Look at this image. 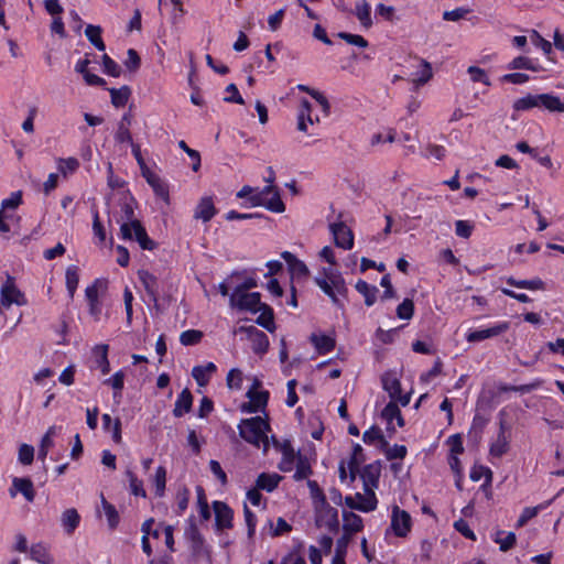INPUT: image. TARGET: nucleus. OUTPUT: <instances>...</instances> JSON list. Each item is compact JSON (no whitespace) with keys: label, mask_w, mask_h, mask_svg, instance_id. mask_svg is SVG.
<instances>
[{"label":"nucleus","mask_w":564,"mask_h":564,"mask_svg":"<svg viewBox=\"0 0 564 564\" xmlns=\"http://www.w3.org/2000/svg\"><path fill=\"white\" fill-rule=\"evenodd\" d=\"M121 213L120 237L124 240L134 239L143 250H153L155 242L149 238L142 224L134 218L132 199L122 204Z\"/></svg>","instance_id":"nucleus-1"},{"label":"nucleus","mask_w":564,"mask_h":564,"mask_svg":"<svg viewBox=\"0 0 564 564\" xmlns=\"http://www.w3.org/2000/svg\"><path fill=\"white\" fill-rule=\"evenodd\" d=\"M269 423L260 416L241 420L238 425L240 436L248 443L263 448V453L268 452L270 441L267 435Z\"/></svg>","instance_id":"nucleus-2"},{"label":"nucleus","mask_w":564,"mask_h":564,"mask_svg":"<svg viewBox=\"0 0 564 564\" xmlns=\"http://www.w3.org/2000/svg\"><path fill=\"white\" fill-rule=\"evenodd\" d=\"M323 274L324 276L315 278V283L332 299L335 305L341 307L343 303L339 301L337 295L347 294L348 290L344 279L339 274L333 272L332 269H324Z\"/></svg>","instance_id":"nucleus-3"},{"label":"nucleus","mask_w":564,"mask_h":564,"mask_svg":"<svg viewBox=\"0 0 564 564\" xmlns=\"http://www.w3.org/2000/svg\"><path fill=\"white\" fill-rule=\"evenodd\" d=\"M249 204L252 207L263 206L273 213H283L285 205L281 199L280 192L274 185H267L254 195L250 196Z\"/></svg>","instance_id":"nucleus-4"},{"label":"nucleus","mask_w":564,"mask_h":564,"mask_svg":"<svg viewBox=\"0 0 564 564\" xmlns=\"http://www.w3.org/2000/svg\"><path fill=\"white\" fill-rule=\"evenodd\" d=\"M261 295L258 292H242L234 290L229 296V304L232 308L257 313L262 308Z\"/></svg>","instance_id":"nucleus-5"},{"label":"nucleus","mask_w":564,"mask_h":564,"mask_svg":"<svg viewBox=\"0 0 564 564\" xmlns=\"http://www.w3.org/2000/svg\"><path fill=\"white\" fill-rule=\"evenodd\" d=\"M0 304L3 307H10L12 304L23 305L25 304L23 293L15 285L14 279L11 275H7L6 281L2 283L0 289Z\"/></svg>","instance_id":"nucleus-6"},{"label":"nucleus","mask_w":564,"mask_h":564,"mask_svg":"<svg viewBox=\"0 0 564 564\" xmlns=\"http://www.w3.org/2000/svg\"><path fill=\"white\" fill-rule=\"evenodd\" d=\"M315 508V522L317 527L335 530L338 527V511L327 503H319Z\"/></svg>","instance_id":"nucleus-7"},{"label":"nucleus","mask_w":564,"mask_h":564,"mask_svg":"<svg viewBox=\"0 0 564 564\" xmlns=\"http://www.w3.org/2000/svg\"><path fill=\"white\" fill-rule=\"evenodd\" d=\"M411 527L412 519L409 512L400 509L398 506H393L390 523L392 532L399 538H404L411 531Z\"/></svg>","instance_id":"nucleus-8"},{"label":"nucleus","mask_w":564,"mask_h":564,"mask_svg":"<svg viewBox=\"0 0 564 564\" xmlns=\"http://www.w3.org/2000/svg\"><path fill=\"white\" fill-rule=\"evenodd\" d=\"M382 387L388 392L392 401H398L403 406L410 403V394L401 393V383L394 373L387 372L382 376Z\"/></svg>","instance_id":"nucleus-9"},{"label":"nucleus","mask_w":564,"mask_h":564,"mask_svg":"<svg viewBox=\"0 0 564 564\" xmlns=\"http://www.w3.org/2000/svg\"><path fill=\"white\" fill-rule=\"evenodd\" d=\"M365 495L356 494L345 498V503L350 509L369 512L377 508V498L373 490H365Z\"/></svg>","instance_id":"nucleus-10"},{"label":"nucleus","mask_w":564,"mask_h":564,"mask_svg":"<svg viewBox=\"0 0 564 564\" xmlns=\"http://www.w3.org/2000/svg\"><path fill=\"white\" fill-rule=\"evenodd\" d=\"M329 230L334 237L337 247L350 250L354 246V234L351 229L341 220L329 225Z\"/></svg>","instance_id":"nucleus-11"},{"label":"nucleus","mask_w":564,"mask_h":564,"mask_svg":"<svg viewBox=\"0 0 564 564\" xmlns=\"http://www.w3.org/2000/svg\"><path fill=\"white\" fill-rule=\"evenodd\" d=\"M510 328V324L508 322H500L495 324L494 326L486 329H477L470 330L466 335V340L468 343H478L488 338L497 337L503 333H506Z\"/></svg>","instance_id":"nucleus-12"},{"label":"nucleus","mask_w":564,"mask_h":564,"mask_svg":"<svg viewBox=\"0 0 564 564\" xmlns=\"http://www.w3.org/2000/svg\"><path fill=\"white\" fill-rule=\"evenodd\" d=\"M238 332L245 333L252 343V350L256 354H264L269 348L268 336L254 326H240Z\"/></svg>","instance_id":"nucleus-13"},{"label":"nucleus","mask_w":564,"mask_h":564,"mask_svg":"<svg viewBox=\"0 0 564 564\" xmlns=\"http://www.w3.org/2000/svg\"><path fill=\"white\" fill-rule=\"evenodd\" d=\"M510 438L507 434V426L503 422L500 423V430L496 440L490 444L489 454L492 457L500 458L509 451Z\"/></svg>","instance_id":"nucleus-14"},{"label":"nucleus","mask_w":564,"mask_h":564,"mask_svg":"<svg viewBox=\"0 0 564 564\" xmlns=\"http://www.w3.org/2000/svg\"><path fill=\"white\" fill-rule=\"evenodd\" d=\"M272 442L274 446L282 453V459L279 464V468L282 471L292 470L296 457L290 442L280 443L274 437H272Z\"/></svg>","instance_id":"nucleus-15"},{"label":"nucleus","mask_w":564,"mask_h":564,"mask_svg":"<svg viewBox=\"0 0 564 564\" xmlns=\"http://www.w3.org/2000/svg\"><path fill=\"white\" fill-rule=\"evenodd\" d=\"M216 524L219 529H230L232 527V510L223 501L213 503Z\"/></svg>","instance_id":"nucleus-16"},{"label":"nucleus","mask_w":564,"mask_h":564,"mask_svg":"<svg viewBox=\"0 0 564 564\" xmlns=\"http://www.w3.org/2000/svg\"><path fill=\"white\" fill-rule=\"evenodd\" d=\"M138 276L150 300L156 305L159 301V286L156 278L147 270H140L138 272Z\"/></svg>","instance_id":"nucleus-17"},{"label":"nucleus","mask_w":564,"mask_h":564,"mask_svg":"<svg viewBox=\"0 0 564 564\" xmlns=\"http://www.w3.org/2000/svg\"><path fill=\"white\" fill-rule=\"evenodd\" d=\"M249 402L242 405V410L248 413H254L262 410L268 402L269 393L267 391H248Z\"/></svg>","instance_id":"nucleus-18"},{"label":"nucleus","mask_w":564,"mask_h":564,"mask_svg":"<svg viewBox=\"0 0 564 564\" xmlns=\"http://www.w3.org/2000/svg\"><path fill=\"white\" fill-rule=\"evenodd\" d=\"M564 492V489L560 490L556 496H554L552 499L541 503V505H538L535 507H527L522 510V513L520 514L518 521H517V527L520 528V527H523L529 520H531L532 518L536 517L538 513L541 511V510H544L546 509L549 506H551L553 503V501L560 497L562 494Z\"/></svg>","instance_id":"nucleus-19"},{"label":"nucleus","mask_w":564,"mask_h":564,"mask_svg":"<svg viewBox=\"0 0 564 564\" xmlns=\"http://www.w3.org/2000/svg\"><path fill=\"white\" fill-rule=\"evenodd\" d=\"M132 122V115L130 112L124 113L119 123L118 130L115 134V139L119 143H132V135L130 133V126Z\"/></svg>","instance_id":"nucleus-20"},{"label":"nucleus","mask_w":564,"mask_h":564,"mask_svg":"<svg viewBox=\"0 0 564 564\" xmlns=\"http://www.w3.org/2000/svg\"><path fill=\"white\" fill-rule=\"evenodd\" d=\"M215 214L216 208L214 206L213 199L209 197H204L197 205L194 217L207 223L215 216Z\"/></svg>","instance_id":"nucleus-21"},{"label":"nucleus","mask_w":564,"mask_h":564,"mask_svg":"<svg viewBox=\"0 0 564 564\" xmlns=\"http://www.w3.org/2000/svg\"><path fill=\"white\" fill-rule=\"evenodd\" d=\"M108 345H97L93 349L95 364L100 368L102 375H107L110 371V364L108 360Z\"/></svg>","instance_id":"nucleus-22"},{"label":"nucleus","mask_w":564,"mask_h":564,"mask_svg":"<svg viewBox=\"0 0 564 564\" xmlns=\"http://www.w3.org/2000/svg\"><path fill=\"white\" fill-rule=\"evenodd\" d=\"M193 403V397L188 389H184L180 395L177 397V400L174 405L173 414L176 417L183 416L185 413L189 412L192 409Z\"/></svg>","instance_id":"nucleus-23"},{"label":"nucleus","mask_w":564,"mask_h":564,"mask_svg":"<svg viewBox=\"0 0 564 564\" xmlns=\"http://www.w3.org/2000/svg\"><path fill=\"white\" fill-rule=\"evenodd\" d=\"M216 371V366L213 362H208L205 366H196L192 370V376L198 383L204 387L208 383L212 375Z\"/></svg>","instance_id":"nucleus-24"},{"label":"nucleus","mask_w":564,"mask_h":564,"mask_svg":"<svg viewBox=\"0 0 564 564\" xmlns=\"http://www.w3.org/2000/svg\"><path fill=\"white\" fill-rule=\"evenodd\" d=\"M380 468L377 465H367L361 471L365 490H373L378 486Z\"/></svg>","instance_id":"nucleus-25"},{"label":"nucleus","mask_w":564,"mask_h":564,"mask_svg":"<svg viewBox=\"0 0 564 564\" xmlns=\"http://www.w3.org/2000/svg\"><path fill=\"white\" fill-rule=\"evenodd\" d=\"M143 175L145 176L147 182L153 188L155 195L159 196L160 198H162L163 200L167 202L169 200V191H167L165 184L161 181V178L156 174L150 172L149 170L143 172Z\"/></svg>","instance_id":"nucleus-26"},{"label":"nucleus","mask_w":564,"mask_h":564,"mask_svg":"<svg viewBox=\"0 0 564 564\" xmlns=\"http://www.w3.org/2000/svg\"><path fill=\"white\" fill-rule=\"evenodd\" d=\"M80 517L76 509L69 508L62 513L61 522L67 534H72L78 527Z\"/></svg>","instance_id":"nucleus-27"},{"label":"nucleus","mask_w":564,"mask_h":564,"mask_svg":"<svg viewBox=\"0 0 564 564\" xmlns=\"http://www.w3.org/2000/svg\"><path fill=\"white\" fill-rule=\"evenodd\" d=\"M355 14L359 20L360 24L365 29H369L372 25L371 19V8L370 4L366 0H359L355 7Z\"/></svg>","instance_id":"nucleus-28"},{"label":"nucleus","mask_w":564,"mask_h":564,"mask_svg":"<svg viewBox=\"0 0 564 564\" xmlns=\"http://www.w3.org/2000/svg\"><path fill=\"white\" fill-rule=\"evenodd\" d=\"M282 480V477L278 474H267L262 473L258 476L256 486L258 489L267 490V491H273L280 481Z\"/></svg>","instance_id":"nucleus-29"},{"label":"nucleus","mask_w":564,"mask_h":564,"mask_svg":"<svg viewBox=\"0 0 564 564\" xmlns=\"http://www.w3.org/2000/svg\"><path fill=\"white\" fill-rule=\"evenodd\" d=\"M419 69L414 73V77L412 79L416 88L427 83L433 76L431 64L425 59H419Z\"/></svg>","instance_id":"nucleus-30"},{"label":"nucleus","mask_w":564,"mask_h":564,"mask_svg":"<svg viewBox=\"0 0 564 564\" xmlns=\"http://www.w3.org/2000/svg\"><path fill=\"white\" fill-rule=\"evenodd\" d=\"M344 531L349 535L364 528L362 519L354 512H344Z\"/></svg>","instance_id":"nucleus-31"},{"label":"nucleus","mask_w":564,"mask_h":564,"mask_svg":"<svg viewBox=\"0 0 564 564\" xmlns=\"http://www.w3.org/2000/svg\"><path fill=\"white\" fill-rule=\"evenodd\" d=\"M355 288L361 295H364L365 304L367 306L375 304L378 293V289L375 285H370L366 281L359 280Z\"/></svg>","instance_id":"nucleus-32"},{"label":"nucleus","mask_w":564,"mask_h":564,"mask_svg":"<svg viewBox=\"0 0 564 564\" xmlns=\"http://www.w3.org/2000/svg\"><path fill=\"white\" fill-rule=\"evenodd\" d=\"M397 402L398 401L389 402L382 410L381 415L389 424L392 423L393 420H397L398 425L402 427L404 425V421Z\"/></svg>","instance_id":"nucleus-33"},{"label":"nucleus","mask_w":564,"mask_h":564,"mask_svg":"<svg viewBox=\"0 0 564 564\" xmlns=\"http://www.w3.org/2000/svg\"><path fill=\"white\" fill-rule=\"evenodd\" d=\"M540 106H543L553 112H564V102L556 96L551 94L539 95Z\"/></svg>","instance_id":"nucleus-34"},{"label":"nucleus","mask_w":564,"mask_h":564,"mask_svg":"<svg viewBox=\"0 0 564 564\" xmlns=\"http://www.w3.org/2000/svg\"><path fill=\"white\" fill-rule=\"evenodd\" d=\"M13 488L21 492L28 501L32 502L34 500L35 491L29 478H14Z\"/></svg>","instance_id":"nucleus-35"},{"label":"nucleus","mask_w":564,"mask_h":564,"mask_svg":"<svg viewBox=\"0 0 564 564\" xmlns=\"http://www.w3.org/2000/svg\"><path fill=\"white\" fill-rule=\"evenodd\" d=\"M312 106L307 100L302 101L301 110L299 112L297 117V129L300 131L306 132L307 131V122L313 124L314 120L311 116Z\"/></svg>","instance_id":"nucleus-36"},{"label":"nucleus","mask_w":564,"mask_h":564,"mask_svg":"<svg viewBox=\"0 0 564 564\" xmlns=\"http://www.w3.org/2000/svg\"><path fill=\"white\" fill-rule=\"evenodd\" d=\"M101 28L98 25L88 24L85 30V35L89 42L99 51H105L106 45L101 39Z\"/></svg>","instance_id":"nucleus-37"},{"label":"nucleus","mask_w":564,"mask_h":564,"mask_svg":"<svg viewBox=\"0 0 564 564\" xmlns=\"http://www.w3.org/2000/svg\"><path fill=\"white\" fill-rule=\"evenodd\" d=\"M32 560L41 564H52V557L48 553L47 546L43 543L33 544L30 549Z\"/></svg>","instance_id":"nucleus-38"},{"label":"nucleus","mask_w":564,"mask_h":564,"mask_svg":"<svg viewBox=\"0 0 564 564\" xmlns=\"http://www.w3.org/2000/svg\"><path fill=\"white\" fill-rule=\"evenodd\" d=\"M509 69H530L533 72L542 70V66L535 64L531 58L525 56H518L508 64Z\"/></svg>","instance_id":"nucleus-39"},{"label":"nucleus","mask_w":564,"mask_h":564,"mask_svg":"<svg viewBox=\"0 0 564 564\" xmlns=\"http://www.w3.org/2000/svg\"><path fill=\"white\" fill-rule=\"evenodd\" d=\"M311 340L319 354L329 352L335 348V340L332 337L326 336V335L313 334L311 336Z\"/></svg>","instance_id":"nucleus-40"},{"label":"nucleus","mask_w":564,"mask_h":564,"mask_svg":"<svg viewBox=\"0 0 564 564\" xmlns=\"http://www.w3.org/2000/svg\"><path fill=\"white\" fill-rule=\"evenodd\" d=\"M108 90L110 93L111 104L115 107L124 106L131 95V90L128 86H122L121 88H118V89L109 88Z\"/></svg>","instance_id":"nucleus-41"},{"label":"nucleus","mask_w":564,"mask_h":564,"mask_svg":"<svg viewBox=\"0 0 564 564\" xmlns=\"http://www.w3.org/2000/svg\"><path fill=\"white\" fill-rule=\"evenodd\" d=\"M104 383L110 386L113 389L115 399H120L124 384V372L122 370L117 371L110 378L106 379Z\"/></svg>","instance_id":"nucleus-42"},{"label":"nucleus","mask_w":564,"mask_h":564,"mask_svg":"<svg viewBox=\"0 0 564 564\" xmlns=\"http://www.w3.org/2000/svg\"><path fill=\"white\" fill-rule=\"evenodd\" d=\"M259 312H261V314L256 321L257 324L264 327L269 332H273L275 329V326L273 322L272 310L268 305L262 304V308Z\"/></svg>","instance_id":"nucleus-43"},{"label":"nucleus","mask_w":564,"mask_h":564,"mask_svg":"<svg viewBox=\"0 0 564 564\" xmlns=\"http://www.w3.org/2000/svg\"><path fill=\"white\" fill-rule=\"evenodd\" d=\"M66 288L69 294V297H73L75 294V291L79 283V274H78V268L75 265H70L66 270Z\"/></svg>","instance_id":"nucleus-44"},{"label":"nucleus","mask_w":564,"mask_h":564,"mask_svg":"<svg viewBox=\"0 0 564 564\" xmlns=\"http://www.w3.org/2000/svg\"><path fill=\"white\" fill-rule=\"evenodd\" d=\"M56 434V427L51 426L45 435L42 437L40 449H39V458L44 459L53 447L54 442L53 437Z\"/></svg>","instance_id":"nucleus-45"},{"label":"nucleus","mask_w":564,"mask_h":564,"mask_svg":"<svg viewBox=\"0 0 564 564\" xmlns=\"http://www.w3.org/2000/svg\"><path fill=\"white\" fill-rule=\"evenodd\" d=\"M312 474V468L310 462L306 457L299 455L296 457V470L294 474V478L296 480H302L307 478Z\"/></svg>","instance_id":"nucleus-46"},{"label":"nucleus","mask_w":564,"mask_h":564,"mask_svg":"<svg viewBox=\"0 0 564 564\" xmlns=\"http://www.w3.org/2000/svg\"><path fill=\"white\" fill-rule=\"evenodd\" d=\"M538 106H540L539 95H527L525 97L517 99L513 104V108L517 111L529 110Z\"/></svg>","instance_id":"nucleus-47"},{"label":"nucleus","mask_w":564,"mask_h":564,"mask_svg":"<svg viewBox=\"0 0 564 564\" xmlns=\"http://www.w3.org/2000/svg\"><path fill=\"white\" fill-rule=\"evenodd\" d=\"M196 496H197V506L198 512L203 520H208L210 518L209 506L207 502V498L203 487H196Z\"/></svg>","instance_id":"nucleus-48"},{"label":"nucleus","mask_w":564,"mask_h":564,"mask_svg":"<svg viewBox=\"0 0 564 564\" xmlns=\"http://www.w3.org/2000/svg\"><path fill=\"white\" fill-rule=\"evenodd\" d=\"M495 541L499 544L502 552H507L514 546L517 538L513 532H508L506 534L505 532H498Z\"/></svg>","instance_id":"nucleus-49"},{"label":"nucleus","mask_w":564,"mask_h":564,"mask_svg":"<svg viewBox=\"0 0 564 564\" xmlns=\"http://www.w3.org/2000/svg\"><path fill=\"white\" fill-rule=\"evenodd\" d=\"M101 507L107 517L108 524L111 529L116 528L119 522V514L116 508L101 497Z\"/></svg>","instance_id":"nucleus-50"},{"label":"nucleus","mask_w":564,"mask_h":564,"mask_svg":"<svg viewBox=\"0 0 564 564\" xmlns=\"http://www.w3.org/2000/svg\"><path fill=\"white\" fill-rule=\"evenodd\" d=\"M153 484L156 496L162 497L164 495L166 484V469L163 466L156 468Z\"/></svg>","instance_id":"nucleus-51"},{"label":"nucleus","mask_w":564,"mask_h":564,"mask_svg":"<svg viewBox=\"0 0 564 564\" xmlns=\"http://www.w3.org/2000/svg\"><path fill=\"white\" fill-rule=\"evenodd\" d=\"M471 12V9L467 7H459L451 11L443 12V20L457 22L459 20L466 19V17Z\"/></svg>","instance_id":"nucleus-52"},{"label":"nucleus","mask_w":564,"mask_h":564,"mask_svg":"<svg viewBox=\"0 0 564 564\" xmlns=\"http://www.w3.org/2000/svg\"><path fill=\"white\" fill-rule=\"evenodd\" d=\"M79 166V162L75 158H68V159H59L57 161V167L58 171L63 175H67L68 173H74Z\"/></svg>","instance_id":"nucleus-53"},{"label":"nucleus","mask_w":564,"mask_h":564,"mask_svg":"<svg viewBox=\"0 0 564 564\" xmlns=\"http://www.w3.org/2000/svg\"><path fill=\"white\" fill-rule=\"evenodd\" d=\"M203 333L196 329H188L181 334L180 341L184 346L195 345L200 341Z\"/></svg>","instance_id":"nucleus-54"},{"label":"nucleus","mask_w":564,"mask_h":564,"mask_svg":"<svg viewBox=\"0 0 564 564\" xmlns=\"http://www.w3.org/2000/svg\"><path fill=\"white\" fill-rule=\"evenodd\" d=\"M102 68L107 75L112 77H119L121 74L120 66L107 54L102 56Z\"/></svg>","instance_id":"nucleus-55"},{"label":"nucleus","mask_w":564,"mask_h":564,"mask_svg":"<svg viewBox=\"0 0 564 564\" xmlns=\"http://www.w3.org/2000/svg\"><path fill=\"white\" fill-rule=\"evenodd\" d=\"M530 37H531L532 43L536 47H540L543 51L544 54H546V55L551 54V52H552V44H551V42H549L547 40L542 37L539 34V32H536L535 30H532Z\"/></svg>","instance_id":"nucleus-56"},{"label":"nucleus","mask_w":564,"mask_h":564,"mask_svg":"<svg viewBox=\"0 0 564 564\" xmlns=\"http://www.w3.org/2000/svg\"><path fill=\"white\" fill-rule=\"evenodd\" d=\"M337 36L344 41H346L350 45H356L359 47H367L368 42L366 39H364L361 35L358 34H351L347 32H339Z\"/></svg>","instance_id":"nucleus-57"},{"label":"nucleus","mask_w":564,"mask_h":564,"mask_svg":"<svg viewBox=\"0 0 564 564\" xmlns=\"http://www.w3.org/2000/svg\"><path fill=\"white\" fill-rule=\"evenodd\" d=\"M414 304L411 300L405 299L398 307L397 315L401 319H410L413 316Z\"/></svg>","instance_id":"nucleus-58"},{"label":"nucleus","mask_w":564,"mask_h":564,"mask_svg":"<svg viewBox=\"0 0 564 564\" xmlns=\"http://www.w3.org/2000/svg\"><path fill=\"white\" fill-rule=\"evenodd\" d=\"M307 486L310 489L311 497L314 501V507L326 501L323 490L319 488L315 480H308Z\"/></svg>","instance_id":"nucleus-59"},{"label":"nucleus","mask_w":564,"mask_h":564,"mask_svg":"<svg viewBox=\"0 0 564 564\" xmlns=\"http://www.w3.org/2000/svg\"><path fill=\"white\" fill-rule=\"evenodd\" d=\"M467 73L470 75V78L475 83H482L487 86H490V80L482 68L477 66H469Z\"/></svg>","instance_id":"nucleus-60"},{"label":"nucleus","mask_w":564,"mask_h":564,"mask_svg":"<svg viewBox=\"0 0 564 564\" xmlns=\"http://www.w3.org/2000/svg\"><path fill=\"white\" fill-rule=\"evenodd\" d=\"M34 458V448L31 445L22 444L19 448V462L23 465H30Z\"/></svg>","instance_id":"nucleus-61"},{"label":"nucleus","mask_w":564,"mask_h":564,"mask_svg":"<svg viewBox=\"0 0 564 564\" xmlns=\"http://www.w3.org/2000/svg\"><path fill=\"white\" fill-rule=\"evenodd\" d=\"M474 229V225L467 220H457L455 223V231L458 237L469 238Z\"/></svg>","instance_id":"nucleus-62"},{"label":"nucleus","mask_w":564,"mask_h":564,"mask_svg":"<svg viewBox=\"0 0 564 564\" xmlns=\"http://www.w3.org/2000/svg\"><path fill=\"white\" fill-rule=\"evenodd\" d=\"M362 440L367 444H375L376 442L383 441V435L379 427L372 426L364 433Z\"/></svg>","instance_id":"nucleus-63"},{"label":"nucleus","mask_w":564,"mask_h":564,"mask_svg":"<svg viewBox=\"0 0 564 564\" xmlns=\"http://www.w3.org/2000/svg\"><path fill=\"white\" fill-rule=\"evenodd\" d=\"M128 476H129L131 492L134 496L145 497L147 494H145V490L143 488L142 481L139 480L137 478V476L134 474L130 473V471L128 473Z\"/></svg>","instance_id":"nucleus-64"}]
</instances>
